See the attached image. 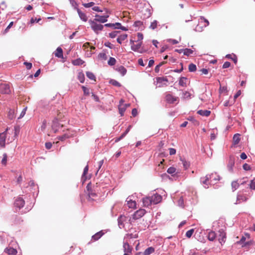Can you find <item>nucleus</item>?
I'll return each instance as SVG.
<instances>
[{
    "mask_svg": "<svg viewBox=\"0 0 255 255\" xmlns=\"http://www.w3.org/2000/svg\"><path fill=\"white\" fill-rule=\"evenodd\" d=\"M89 23L91 26L92 29L97 34L99 33V32L102 31L103 29L104 25L98 23L94 20L90 19Z\"/></svg>",
    "mask_w": 255,
    "mask_h": 255,
    "instance_id": "obj_1",
    "label": "nucleus"
},
{
    "mask_svg": "<svg viewBox=\"0 0 255 255\" xmlns=\"http://www.w3.org/2000/svg\"><path fill=\"white\" fill-rule=\"evenodd\" d=\"M209 24V21L203 16H200L199 18V24L195 27V30L197 31H201L203 30V27H206Z\"/></svg>",
    "mask_w": 255,
    "mask_h": 255,
    "instance_id": "obj_2",
    "label": "nucleus"
},
{
    "mask_svg": "<svg viewBox=\"0 0 255 255\" xmlns=\"http://www.w3.org/2000/svg\"><path fill=\"white\" fill-rule=\"evenodd\" d=\"M247 182V178H243L242 179H238L236 181H233L231 183V186L233 191H235L237 189L239 188L240 184L244 185Z\"/></svg>",
    "mask_w": 255,
    "mask_h": 255,
    "instance_id": "obj_3",
    "label": "nucleus"
},
{
    "mask_svg": "<svg viewBox=\"0 0 255 255\" xmlns=\"http://www.w3.org/2000/svg\"><path fill=\"white\" fill-rule=\"evenodd\" d=\"M10 86L7 84H0V94H9L10 93Z\"/></svg>",
    "mask_w": 255,
    "mask_h": 255,
    "instance_id": "obj_4",
    "label": "nucleus"
},
{
    "mask_svg": "<svg viewBox=\"0 0 255 255\" xmlns=\"http://www.w3.org/2000/svg\"><path fill=\"white\" fill-rule=\"evenodd\" d=\"M109 17V14L105 15H100L98 14H96L95 18L93 20L96 21V22H99L100 23H105L107 21L108 18Z\"/></svg>",
    "mask_w": 255,
    "mask_h": 255,
    "instance_id": "obj_5",
    "label": "nucleus"
},
{
    "mask_svg": "<svg viewBox=\"0 0 255 255\" xmlns=\"http://www.w3.org/2000/svg\"><path fill=\"white\" fill-rule=\"evenodd\" d=\"M146 213L144 209H140L136 211L132 215V218L134 220H137L142 217Z\"/></svg>",
    "mask_w": 255,
    "mask_h": 255,
    "instance_id": "obj_6",
    "label": "nucleus"
},
{
    "mask_svg": "<svg viewBox=\"0 0 255 255\" xmlns=\"http://www.w3.org/2000/svg\"><path fill=\"white\" fill-rule=\"evenodd\" d=\"M150 197L151 198L152 203L153 204H157L160 203L162 199V196L157 193L154 194L151 196H150Z\"/></svg>",
    "mask_w": 255,
    "mask_h": 255,
    "instance_id": "obj_7",
    "label": "nucleus"
},
{
    "mask_svg": "<svg viewBox=\"0 0 255 255\" xmlns=\"http://www.w3.org/2000/svg\"><path fill=\"white\" fill-rule=\"evenodd\" d=\"M7 130L8 129L6 128L4 132L0 133V146L2 147H5L6 135Z\"/></svg>",
    "mask_w": 255,
    "mask_h": 255,
    "instance_id": "obj_8",
    "label": "nucleus"
},
{
    "mask_svg": "<svg viewBox=\"0 0 255 255\" xmlns=\"http://www.w3.org/2000/svg\"><path fill=\"white\" fill-rule=\"evenodd\" d=\"M24 203L25 202L24 200L22 198L19 197L15 200L14 204L15 207L20 209L24 206Z\"/></svg>",
    "mask_w": 255,
    "mask_h": 255,
    "instance_id": "obj_9",
    "label": "nucleus"
},
{
    "mask_svg": "<svg viewBox=\"0 0 255 255\" xmlns=\"http://www.w3.org/2000/svg\"><path fill=\"white\" fill-rule=\"evenodd\" d=\"M248 199V197L246 195H245L244 194H239L237 195V203H241L243 202L246 201Z\"/></svg>",
    "mask_w": 255,
    "mask_h": 255,
    "instance_id": "obj_10",
    "label": "nucleus"
},
{
    "mask_svg": "<svg viewBox=\"0 0 255 255\" xmlns=\"http://www.w3.org/2000/svg\"><path fill=\"white\" fill-rule=\"evenodd\" d=\"M124 101L121 99L120 101V105L119 106V113L121 116L124 115V113L126 109V105L124 104Z\"/></svg>",
    "mask_w": 255,
    "mask_h": 255,
    "instance_id": "obj_11",
    "label": "nucleus"
},
{
    "mask_svg": "<svg viewBox=\"0 0 255 255\" xmlns=\"http://www.w3.org/2000/svg\"><path fill=\"white\" fill-rule=\"evenodd\" d=\"M219 232L220 233L218 240L221 244L225 242V239L226 238V233L222 230H220Z\"/></svg>",
    "mask_w": 255,
    "mask_h": 255,
    "instance_id": "obj_12",
    "label": "nucleus"
},
{
    "mask_svg": "<svg viewBox=\"0 0 255 255\" xmlns=\"http://www.w3.org/2000/svg\"><path fill=\"white\" fill-rule=\"evenodd\" d=\"M4 252L9 255H16L17 253V250L11 247L6 248Z\"/></svg>",
    "mask_w": 255,
    "mask_h": 255,
    "instance_id": "obj_13",
    "label": "nucleus"
},
{
    "mask_svg": "<svg viewBox=\"0 0 255 255\" xmlns=\"http://www.w3.org/2000/svg\"><path fill=\"white\" fill-rule=\"evenodd\" d=\"M178 97H174L173 95L168 94L166 96V101L170 104H172L177 101Z\"/></svg>",
    "mask_w": 255,
    "mask_h": 255,
    "instance_id": "obj_14",
    "label": "nucleus"
},
{
    "mask_svg": "<svg viewBox=\"0 0 255 255\" xmlns=\"http://www.w3.org/2000/svg\"><path fill=\"white\" fill-rule=\"evenodd\" d=\"M235 164V159L233 157H230L228 164L227 165L229 171H233V167Z\"/></svg>",
    "mask_w": 255,
    "mask_h": 255,
    "instance_id": "obj_15",
    "label": "nucleus"
},
{
    "mask_svg": "<svg viewBox=\"0 0 255 255\" xmlns=\"http://www.w3.org/2000/svg\"><path fill=\"white\" fill-rule=\"evenodd\" d=\"M87 188L88 190L89 200L91 201L94 200V198L97 196L96 193L89 190V184L87 185Z\"/></svg>",
    "mask_w": 255,
    "mask_h": 255,
    "instance_id": "obj_16",
    "label": "nucleus"
},
{
    "mask_svg": "<svg viewBox=\"0 0 255 255\" xmlns=\"http://www.w3.org/2000/svg\"><path fill=\"white\" fill-rule=\"evenodd\" d=\"M142 202L144 206L145 207H149L152 204L150 196L143 198L142 199Z\"/></svg>",
    "mask_w": 255,
    "mask_h": 255,
    "instance_id": "obj_17",
    "label": "nucleus"
},
{
    "mask_svg": "<svg viewBox=\"0 0 255 255\" xmlns=\"http://www.w3.org/2000/svg\"><path fill=\"white\" fill-rule=\"evenodd\" d=\"M123 248L125 253H131L132 248L129 246L128 243H124L123 245Z\"/></svg>",
    "mask_w": 255,
    "mask_h": 255,
    "instance_id": "obj_18",
    "label": "nucleus"
},
{
    "mask_svg": "<svg viewBox=\"0 0 255 255\" xmlns=\"http://www.w3.org/2000/svg\"><path fill=\"white\" fill-rule=\"evenodd\" d=\"M127 220V217L124 215H121L118 219V223L120 228L124 227V222Z\"/></svg>",
    "mask_w": 255,
    "mask_h": 255,
    "instance_id": "obj_19",
    "label": "nucleus"
},
{
    "mask_svg": "<svg viewBox=\"0 0 255 255\" xmlns=\"http://www.w3.org/2000/svg\"><path fill=\"white\" fill-rule=\"evenodd\" d=\"M104 233L102 231H101L96 234H95L94 235H93L92 237V240L93 241H96L98 240L100 238H101L102 236L104 235Z\"/></svg>",
    "mask_w": 255,
    "mask_h": 255,
    "instance_id": "obj_20",
    "label": "nucleus"
},
{
    "mask_svg": "<svg viewBox=\"0 0 255 255\" xmlns=\"http://www.w3.org/2000/svg\"><path fill=\"white\" fill-rule=\"evenodd\" d=\"M55 56L56 57H57L58 58H63V50L62 49L61 47H58L55 53H54Z\"/></svg>",
    "mask_w": 255,
    "mask_h": 255,
    "instance_id": "obj_21",
    "label": "nucleus"
},
{
    "mask_svg": "<svg viewBox=\"0 0 255 255\" xmlns=\"http://www.w3.org/2000/svg\"><path fill=\"white\" fill-rule=\"evenodd\" d=\"M77 10L80 18L84 21H87L88 18L86 15L84 13L82 12L79 8H77Z\"/></svg>",
    "mask_w": 255,
    "mask_h": 255,
    "instance_id": "obj_22",
    "label": "nucleus"
},
{
    "mask_svg": "<svg viewBox=\"0 0 255 255\" xmlns=\"http://www.w3.org/2000/svg\"><path fill=\"white\" fill-rule=\"evenodd\" d=\"M72 136V134L70 133H65L62 135L59 136L58 139L60 140L63 141L67 138H70Z\"/></svg>",
    "mask_w": 255,
    "mask_h": 255,
    "instance_id": "obj_23",
    "label": "nucleus"
},
{
    "mask_svg": "<svg viewBox=\"0 0 255 255\" xmlns=\"http://www.w3.org/2000/svg\"><path fill=\"white\" fill-rule=\"evenodd\" d=\"M137 43L136 44H134L131 46V49L132 50L134 51H139V49H140L142 42H137Z\"/></svg>",
    "mask_w": 255,
    "mask_h": 255,
    "instance_id": "obj_24",
    "label": "nucleus"
},
{
    "mask_svg": "<svg viewBox=\"0 0 255 255\" xmlns=\"http://www.w3.org/2000/svg\"><path fill=\"white\" fill-rule=\"evenodd\" d=\"M197 114L199 115L202 116H205V117H208L210 114L211 112L208 110H199L197 112Z\"/></svg>",
    "mask_w": 255,
    "mask_h": 255,
    "instance_id": "obj_25",
    "label": "nucleus"
},
{
    "mask_svg": "<svg viewBox=\"0 0 255 255\" xmlns=\"http://www.w3.org/2000/svg\"><path fill=\"white\" fill-rule=\"evenodd\" d=\"M187 79L186 77H182L180 78L179 81V84L182 87H186Z\"/></svg>",
    "mask_w": 255,
    "mask_h": 255,
    "instance_id": "obj_26",
    "label": "nucleus"
},
{
    "mask_svg": "<svg viewBox=\"0 0 255 255\" xmlns=\"http://www.w3.org/2000/svg\"><path fill=\"white\" fill-rule=\"evenodd\" d=\"M155 249L154 248L150 247L147 248L143 253V255H149L151 254L154 253Z\"/></svg>",
    "mask_w": 255,
    "mask_h": 255,
    "instance_id": "obj_27",
    "label": "nucleus"
},
{
    "mask_svg": "<svg viewBox=\"0 0 255 255\" xmlns=\"http://www.w3.org/2000/svg\"><path fill=\"white\" fill-rule=\"evenodd\" d=\"M84 63V61L80 58H78L75 60L72 61V63L74 65L79 66L82 65Z\"/></svg>",
    "mask_w": 255,
    "mask_h": 255,
    "instance_id": "obj_28",
    "label": "nucleus"
},
{
    "mask_svg": "<svg viewBox=\"0 0 255 255\" xmlns=\"http://www.w3.org/2000/svg\"><path fill=\"white\" fill-rule=\"evenodd\" d=\"M128 37V35L127 34H124L120 35L118 38H117V42L121 44L122 43V41L126 39Z\"/></svg>",
    "mask_w": 255,
    "mask_h": 255,
    "instance_id": "obj_29",
    "label": "nucleus"
},
{
    "mask_svg": "<svg viewBox=\"0 0 255 255\" xmlns=\"http://www.w3.org/2000/svg\"><path fill=\"white\" fill-rule=\"evenodd\" d=\"M216 237V234L215 232L211 231L209 233L208 239L211 241H213Z\"/></svg>",
    "mask_w": 255,
    "mask_h": 255,
    "instance_id": "obj_30",
    "label": "nucleus"
},
{
    "mask_svg": "<svg viewBox=\"0 0 255 255\" xmlns=\"http://www.w3.org/2000/svg\"><path fill=\"white\" fill-rule=\"evenodd\" d=\"M210 179L211 180H219L220 177L218 175H217L216 173H212L210 175H209Z\"/></svg>",
    "mask_w": 255,
    "mask_h": 255,
    "instance_id": "obj_31",
    "label": "nucleus"
},
{
    "mask_svg": "<svg viewBox=\"0 0 255 255\" xmlns=\"http://www.w3.org/2000/svg\"><path fill=\"white\" fill-rule=\"evenodd\" d=\"M180 160L182 161V163L183 164L184 169H187L190 165V162L182 158H180Z\"/></svg>",
    "mask_w": 255,
    "mask_h": 255,
    "instance_id": "obj_32",
    "label": "nucleus"
},
{
    "mask_svg": "<svg viewBox=\"0 0 255 255\" xmlns=\"http://www.w3.org/2000/svg\"><path fill=\"white\" fill-rule=\"evenodd\" d=\"M240 135L238 133L235 134L233 138V142L235 144H238L240 141Z\"/></svg>",
    "mask_w": 255,
    "mask_h": 255,
    "instance_id": "obj_33",
    "label": "nucleus"
},
{
    "mask_svg": "<svg viewBox=\"0 0 255 255\" xmlns=\"http://www.w3.org/2000/svg\"><path fill=\"white\" fill-rule=\"evenodd\" d=\"M117 70L122 76H124L127 73V69L123 66H120L117 68Z\"/></svg>",
    "mask_w": 255,
    "mask_h": 255,
    "instance_id": "obj_34",
    "label": "nucleus"
},
{
    "mask_svg": "<svg viewBox=\"0 0 255 255\" xmlns=\"http://www.w3.org/2000/svg\"><path fill=\"white\" fill-rule=\"evenodd\" d=\"M115 26H116V27H115V28L121 29L124 31H127L128 30V29L127 28H126V27L123 26L121 25V24L119 22H116V23H115Z\"/></svg>",
    "mask_w": 255,
    "mask_h": 255,
    "instance_id": "obj_35",
    "label": "nucleus"
},
{
    "mask_svg": "<svg viewBox=\"0 0 255 255\" xmlns=\"http://www.w3.org/2000/svg\"><path fill=\"white\" fill-rule=\"evenodd\" d=\"M86 76L90 79H91L92 80H94V81H96V77H95L94 74L92 72H89V71L87 72Z\"/></svg>",
    "mask_w": 255,
    "mask_h": 255,
    "instance_id": "obj_36",
    "label": "nucleus"
},
{
    "mask_svg": "<svg viewBox=\"0 0 255 255\" xmlns=\"http://www.w3.org/2000/svg\"><path fill=\"white\" fill-rule=\"evenodd\" d=\"M191 98V94L188 91H184L182 94V98L190 99Z\"/></svg>",
    "mask_w": 255,
    "mask_h": 255,
    "instance_id": "obj_37",
    "label": "nucleus"
},
{
    "mask_svg": "<svg viewBox=\"0 0 255 255\" xmlns=\"http://www.w3.org/2000/svg\"><path fill=\"white\" fill-rule=\"evenodd\" d=\"M128 205L130 208H135L136 207V202L134 201L129 200L128 201Z\"/></svg>",
    "mask_w": 255,
    "mask_h": 255,
    "instance_id": "obj_38",
    "label": "nucleus"
},
{
    "mask_svg": "<svg viewBox=\"0 0 255 255\" xmlns=\"http://www.w3.org/2000/svg\"><path fill=\"white\" fill-rule=\"evenodd\" d=\"M78 79L81 83H84L85 81V76L83 73L79 72L78 75Z\"/></svg>",
    "mask_w": 255,
    "mask_h": 255,
    "instance_id": "obj_39",
    "label": "nucleus"
},
{
    "mask_svg": "<svg viewBox=\"0 0 255 255\" xmlns=\"http://www.w3.org/2000/svg\"><path fill=\"white\" fill-rule=\"evenodd\" d=\"M193 51L191 49H188V48L184 49L183 54L185 55L188 56L190 55L191 54H193Z\"/></svg>",
    "mask_w": 255,
    "mask_h": 255,
    "instance_id": "obj_40",
    "label": "nucleus"
},
{
    "mask_svg": "<svg viewBox=\"0 0 255 255\" xmlns=\"http://www.w3.org/2000/svg\"><path fill=\"white\" fill-rule=\"evenodd\" d=\"M110 83L112 85H113V86H115L116 87H120L121 86V84L119 82H118L117 81H116L115 80H113V79L111 80L110 81Z\"/></svg>",
    "mask_w": 255,
    "mask_h": 255,
    "instance_id": "obj_41",
    "label": "nucleus"
},
{
    "mask_svg": "<svg viewBox=\"0 0 255 255\" xmlns=\"http://www.w3.org/2000/svg\"><path fill=\"white\" fill-rule=\"evenodd\" d=\"M108 63L111 66L115 65L116 63V60L113 57H110L108 60Z\"/></svg>",
    "mask_w": 255,
    "mask_h": 255,
    "instance_id": "obj_42",
    "label": "nucleus"
},
{
    "mask_svg": "<svg viewBox=\"0 0 255 255\" xmlns=\"http://www.w3.org/2000/svg\"><path fill=\"white\" fill-rule=\"evenodd\" d=\"M188 69L190 72H195L196 70V66L193 63H191L189 65Z\"/></svg>",
    "mask_w": 255,
    "mask_h": 255,
    "instance_id": "obj_43",
    "label": "nucleus"
},
{
    "mask_svg": "<svg viewBox=\"0 0 255 255\" xmlns=\"http://www.w3.org/2000/svg\"><path fill=\"white\" fill-rule=\"evenodd\" d=\"M99 58L103 60H106L107 59V56L105 52H102L99 54L98 55Z\"/></svg>",
    "mask_w": 255,
    "mask_h": 255,
    "instance_id": "obj_44",
    "label": "nucleus"
},
{
    "mask_svg": "<svg viewBox=\"0 0 255 255\" xmlns=\"http://www.w3.org/2000/svg\"><path fill=\"white\" fill-rule=\"evenodd\" d=\"M60 126V124H59L57 122H53V125L52 126V128L53 130L54 131V132H56L57 130V129L56 128L57 127H59Z\"/></svg>",
    "mask_w": 255,
    "mask_h": 255,
    "instance_id": "obj_45",
    "label": "nucleus"
},
{
    "mask_svg": "<svg viewBox=\"0 0 255 255\" xmlns=\"http://www.w3.org/2000/svg\"><path fill=\"white\" fill-rule=\"evenodd\" d=\"M209 179H210L208 175H207V176L205 177V179H204V180L202 181V183H203V184L205 185L204 187H205V188H208L207 183H208V182L209 181Z\"/></svg>",
    "mask_w": 255,
    "mask_h": 255,
    "instance_id": "obj_46",
    "label": "nucleus"
},
{
    "mask_svg": "<svg viewBox=\"0 0 255 255\" xmlns=\"http://www.w3.org/2000/svg\"><path fill=\"white\" fill-rule=\"evenodd\" d=\"M249 185L250 186L251 189L255 190V178L251 181V182Z\"/></svg>",
    "mask_w": 255,
    "mask_h": 255,
    "instance_id": "obj_47",
    "label": "nucleus"
},
{
    "mask_svg": "<svg viewBox=\"0 0 255 255\" xmlns=\"http://www.w3.org/2000/svg\"><path fill=\"white\" fill-rule=\"evenodd\" d=\"M157 21L156 20H154L150 24L149 28L152 29H154L157 27Z\"/></svg>",
    "mask_w": 255,
    "mask_h": 255,
    "instance_id": "obj_48",
    "label": "nucleus"
},
{
    "mask_svg": "<svg viewBox=\"0 0 255 255\" xmlns=\"http://www.w3.org/2000/svg\"><path fill=\"white\" fill-rule=\"evenodd\" d=\"M176 169L174 167H170L167 170L168 173L172 174L176 172Z\"/></svg>",
    "mask_w": 255,
    "mask_h": 255,
    "instance_id": "obj_49",
    "label": "nucleus"
},
{
    "mask_svg": "<svg viewBox=\"0 0 255 255\" xmlns=\"http://www.w3.org/2000/svg\"><path fill=\"white\" fill-rule=\"evenodd\" d=\"M194 232V230L193 229H192L189 231H188L186 233V236L188 238H190L193 235V233Z\"/></svg>",
    "mask_w": 255,
    "mask_h": 255,
    "instance_id": "obj_50",
    "label": "nucleus"
},
{
    "mask_svg": "<svg viewBox=\"0 0 255 255\" xmlns=\"http://www.w3.org/2000/svg\"><path fill=\"white\" fill-rule=\"evenodd\" d=\"M7 156L6 153L3 154V158L1 160V163L4 165L6 164Z\"/></svg>",
    "mask_w": 255,
    "mask_h": 255,
    "instance_id": "obj_51",
    "label": "nucleus"
},
{
    "mask_svg": "<svg viewBox=\"0 0 255 255\" xmlns=\"http://www.w3.org/2000/svg\"><path fill=\"white\" fill-rule=\"evenodd\" d=\"M166 62L163 61L159 63L158 65H157L155 68V71L156 73H158L159 70V68L164 64L166 63Z\"/></svg>",
    "mask_w": 255,
    "mask_h": 255,
    "instance_id": "obj_52",
    "label": "nucleus"
},
{
    "mask_svg": "<svg viewBox=\"0 0 255 255\" xmlns=\"http://www.w3.org/2000/svg\"><path fill=\"white\" fill-rule=\"evenodd\" d=\"M119 32L117 31H113L109 33V36L112 38H115L117 36Z\"/></svg>",
    "mask_w": 255,
    "mask_h": 255,
    "instance_id": "obj_53",
    "label": "nucleus"
},
{
    "mask_svg": "<svg viewBox=\"0 0 255 255\" xmlns=\"http://www.w3.org/2000/svg\"><path fill=\"white\" fill-rule=\"evenodd\" d=\"M13 24V22H10L9 25L7 26V27L4 30L3 34L6 33L9 31V29L12 27Z\"/></svg>",
    "mask_w": 255,
    "mask_h": 255,
    "instance_id": "obj_54",
    "label": "nucleus"
},
{
    "mask_svg": "<svg viewBox=\"0 0 255 255\" xmlns=\"http://www.w3.org/2000/svg\"><path fill=\"white\" fill-rule=\"evenodd\" d=\"M82 88L83 90L84 95H89L90 93H89V90L88 89H87L86 87H85L84 86H82Z\"/></svg>",
    "mask_w": 255,
    "mask_h": 255,
    "instance_id": "obj_55",
    "label": "nucleus"
},
{
    "mask_svg": "<svg viewBox=\"0 0 255 255\" xmlns=\"http://www.w3.org/2000/svg\"><path fill=\"white\" fill-rule=\"evenodd\" d=\"M227 57L232 59V60H233L234 61V62L235 64H236L237 63V58L235 55H234L233 57H232V55H227Z\"/></svg>",
    "mask_w": 255,
    "mask_h": 255,
    "instance_id": "obj_56",
    "label": "nucleus"
},
{
    "mask_svg": "<svg viewBox=\"0 0 255 255\" xmlns=\"http://www.w3.org/2000/svg\"><path fill=\"white\" fill-rule=\"evenodd\" d=\"M137 42H141V40L143 39V34L141 33H137Z\"/></svg>",
    "mask_w": 255,
    "mask_h": 255,
    "instance_id": "obj_57",
    "label": "nucleus"
},
{
    "mask_svg": "<svg viewBox=\"0 0 255 255\" xmlns=\"http://www.w3.org/2000/svg\"><path fill=\"white\" fill-rule=\"evenodd\" d=\"M88 169H89V168H88V165H87L84 168L83 173V175H82V179H83L85 177V176L87 174L88 171Z\"/></svg>",
    "mask_w": 255,
    "mask_h": 255,
    "instance_id": "obj_58",
    "label": "nucleus"
},
{
    "mask_svg": "<svg viewBox=\"0 0 255 255\" xmlns=\"http://www.w3.org/2000/svg\"><path fill=\"white\" fill-rule=\"evenodd\" d=\"M24 64L26 66V68L28 70L30 69L32 67V63H31L25 62H24Z\"/></svg>",
    "mask_w": 255,
    "mask_h": 255,
    "instance_id": "obj_59",
    "label": "nucleus"
},
{
    "mask_svg": "<svg viewBox=\"0 0 255 255\" xmlns=\"http://www.w3.org/2000/svg\"><path fill=\"white\" fill-rule=\"evenodd\" d=\"M94 4V3L93 2H90L87 3H84L83 5L85 7H90L92 6Z\"/></svg>",
    "mask_w": 255,
    "mask_h": 255,
    "instance_id": "obj_60",
    "label": "nucleus"
},
{
    "mask_svg": "<svg viewBox=\"0 0 255 255\" xmlns=\"http://www.w3.org/2000/svg\"><path fill=\"white\" fill-rule=\"evenodd\" d=\"M231 66V63L229 62H225L223 65V68H229Z\"/></svg>",
    "mask_w": 255,
    "mask_h": 255,
    "instance_id": "obj_61",
    "label": "nucleus"
},
{
    "mask_svg": "<svg viewBox=\"0 0 255 255\" xmlns=\"http://www.w3.org/2000/svg\"><path fill=\"white\" fill-rule=\"evenodd\" d=\"M52 146V143L50 142H47L45 143V147L47 149H50Z\"/></svg>",
    "mask_w": 255,
    "mask_h": 255,
    "instance_id": "obj_62",
    "label": "nucleus"
},
{
    "mask_svg": "<svg viewBox=\"0 0 255 255\" xmlns=\"http://www.w3.org/2000/svg\"><path fill=\"white\" fill-rule=\"evenodd\" d=\"M176 153V149L173 148H169V154L170 155H174Z\"/></svg>",
    "mask_w": 255,
    "mask_h": 255,
    "instance_id": "obj_63",
    "label": "nucleus"
},
{
    "mask_svg": "<svg viewBox=\"0 0 255 255\" xmlns=\"http://www.w3.org/2000/svg\"><path fill=\"white\" fill-rule=\"evenodd\" d=\"M27 110V107L25 108L20 113V115L19 116V118H22L25 114V113H26V111Z\"/></svg>",
    "mask_w": 255,
    "mask_h": 255,
    "instance_id": "obj_64",
    "label": "nucleus"
}]
</instances>
